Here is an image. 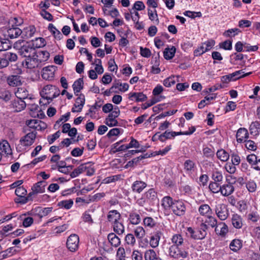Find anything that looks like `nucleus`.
<instances>
[{
    "label": "nucleus",
    "mask_w": 260,
    "mask_h": 260,
    "mask_svg": "<svg viewBox=\"0 0 260 260\" xmlns=\"http://www.w3.org/2000/svg\"><path fill=\"white\" fill-rule=\"evenodd\" d=\"M55 89V86L47 85L44 87L41 92V95L44 100H46L45 96H52V93Z\"/></svg>",
    "instance_id": "27"
},
{
    "label": "nucleus",
    "mask_w": 260,
    "mask_h": 260,
    "mask_svg": "<svg viewBox=\"0 0 260 260\" xmlns=\"http://www.w3.org/2000/svg\"><path fill=\"white\" fill-rule=\"evenodd\" d=\"M172 211L177 216H182L185 214L186 207L182 200H175V203L173 205Z\"/></svg>",
    "instance_id": "4"
},
{
    "label": "nucleus",
    "mask_w": 260,
    "mask_h": 260,
    "mask_svg": "<svg viewBox=\"0 0 260 260\" xmlns=\"http://www.w3.org/2000/svg\"><path fill=\"white\" fill-rule=\"evenodd\" d=\"M36 134L37 133L36 132L28 133L20 139V142L24 146H30L34 142Z\"/></svg>",
    "instance_id": "14"
},
{
    "label": "nucleus",
    "mask_w": 260,
    "mask_h": 260,
    "mask_svg": "<svg viewBox=\"0 0 260 260\" xmlns=\"http://www.w3.org/2000/svg\"><path fill=\"white\" fill-rule=\"evenodd\" d=\"M85 165H86V168L85 171L86 172V175L89 176L93 175L95 172L94 169L92 167L93 164L91 162H88L85 163Z\"/></svg>",
    "instance_id": "59"
},
{
    "label": "nucleus",
    "mask_w": 260,
    "mask_h": 260,
    "mask_svg": "<svg viewBox=\"0 0 260 260\" xmlns=\"http://www.w3.org/2000/svg\"><path fill=\"white\" fill-rule=\"evenodd\" d=\"M134 233L138 239H141L145 236V231L143 227L139 226L135 229Z\"/></svg>",
    "instance_id": "53"
},
{
    "label": "nucleus",
    "mask_w": 260,
    "mask_h": 260,
    "mask_svg": "<svg viewBox=\"0 0 260 260\" xmlns=\"http://www.w3.org/2000/svg\"><path fill=\"white\" fill-rule=\"evenodd\" d=\"M209 188L212 192L217 193L220 191L221 186L219 185V183L211 182L209 184Z\"/></svg>",
    "instance_id": "52"
},
{
    "label": "nucleus",
    "mask_w": 260,
    "mask_h": 260,
    "mask_svg": "<svg viewBox=\"0 0 260 260\" xmlns=\"http://www.w3.org/2000/svg\"><path fill=\"white\" fill-rule=\"evenodd\" d=\"M15 94L16 98H19L22 100L26 99H32L28 93V91L25 87H18L16 91L15 92Z\"/></svg>",
    "instance_id": "18"
},
{
    "label": "nucleus",
    "mask_w": 260,
    "mask_h": 260,
    "mask_svg": "<svg viewBox=\"0 0 260 260\" xmlns=\"http://www.w3.org/2000/svg\"><path fill=\"white\" fill-rule=\"evenodd\" d=\"M47 182L45 180L40 181L34 184L31 187L32 193H43L45 190V186Z\"/></svg>",
    "instance_id": "21"
},
{
    "label": "nucleus",
    "mask_w": 260,
    "mask_h": 260,
    "mask_svg": "<svg viewBox=\"0 0 260 260\" xmlns=\"http://www.w3.org/2000/svg\"><path fill=\"white\" fill-rule=\"evenodd\" d=\"M12 27L9 28L5 33V37H8L11 39H14L18 38L22 32L21 29L17 27H14L12 24Z\"/></svg>",
    "instance_id": "13"
},
{
    "label": "nucleus",
    "mask_w": 260,
    "mask_h": 260,
    "mask_svg": "<svg viewBox=\"0 0 260 260\" xmlns=\"http://www.w3.org/2000/svg\"><path fill=\"white\" fill-rule=\"evenodd\" d=\"M233 185L229 182L228 184H224L221 186L220 192L224 197L231 195L234 191Z\"/></svg>",
    "instance_id": "24"
},
{
    "label": "nucleus",
    "mask_w": 260,
    "mask_h": 260,
    "mask_svg": "<svg viewBox=\"0 0 260 260\" xmlns=\"http://www.w3.org/2000/svg\"><path fill=\"white\" fill-rule=\"evenodd\" d=\"M128 219L130 222L133 224H138L141 222L140 215L134 212L129 213Z\"/></svg>",
    "instance_id": "42"
},
{
    "label": "nucleus",
    "mask_w": 260,
    "mask_h": 260,
    "mask_svg": "<svg viewBox=\"0 0 260 260\" xmlns=\"http://www.w3.org/2000/svg\"><path fill=\"white\" fill-rule=\"evenodd\" d=\"M208 226L205 223H201L198 229L194 230L191 227L187 228V233L189 236L194 240H202L204 239L207 235V230Z\"/></svg>",
    "instance_id": "2"
},
{
    "label": "nucleus",
    "mask_w": 260,
    "mask_h": 260,
    "mask_svg": "<svg viewBox=\"0 0 260 260\" xmlns=\"http://www.w3.org/2000/svg\"><path fill=\"white\" fill-rule=\"evenodd\" d=\"M37 56L31 55L29 57L25 58L24 61L22 62V64L24 67L27 69H33L35 68H41L42 64L40 63Z\"/></svg>",
    "instance_id": "6"
},
{
    "label": "nucleus",
    "mask_w": 260,
    "mask_h": 260,
    "mask_svg": "<svg viewBox=\"0 0 260 260\" xmlns=\"http://www.w3.org/2000/svg\"><path fill=\"white\" fill-rule=\"evenodd\" d=\"M211 177L214 181L213 182L217 183L221 182L223 179V176L221 172L218 171H213Z\"/></svg>",
    "instance_id": "49"
},
{
    "label": "nucleus",
    "mask_w": 260,
    "mask_h": 260,
    "mask_svg": "<svg viewBox=\"0 0 260 260\" xmlns=\"http://www.w3.org/2000/svg\"><path fill=\"white\" fill-rule=\"evenodd\" d=\"M220 47L225 50H230L232 49V41L226 40L220 44Z\"/></svg>",
    "instance_id": "62"
},
{
    "label": "nucleus",
    "mask_w": 260,
    "mask_h": 260,
    "mask_svg": "<svg viewBox=\"0 0 260 260\" xmlns=\"http://www.w3.org/2000/svg\"><path fill=\"white\" fill-rule=\"evenodd\" d=\"M90 211V210L85 211L83 213L81 217L84 222H87L89 224H92L93 223V220L89 213Z\"/></svg>",
    "instance_id": "50"
},
{
    "label": "nucleus",
    "mask_w": 260,
    "mask_h": 260,
    "mask_svg": "<svg viewBox=\"0 0 260 260\" xmlns=\"http://www.w3.org/2000/svg\"><path fill=\"white\" fill-rule=\"evenodd\" d=\"M121 217L120 213L116 210L109 211L107 215V220L111 224L120 220Z\"/></svg>",
    "instance_id": "17"
},
{
    "label": "nucleus",
    "mask_w": 260,
    "mask_h": 260,
    "mask_svg": "<svg viewBox=\"0 0 260 260\" xmlns=\"http://www.w3.org/2000/svg\"><path fill=\"white\" fill-rule=\"evenodd\" d=\"M14 48L18 50V53L26 58L35 54V48L31 45L25 42L23 40H20L14 44Z\"/></svg>",
    "instance_id": "1"
},
{
    "label": "nucleus",
    "mask_w": 260,
    "mask_h": 260,
    "mask_svg": "<svg viewBox=\"0 0 260 260\" xmlns=\"http://www.w3.org/2000/svg\"><path fill=\"white\" fill-rule=\"evenodd\" d=\"M144 198L149 206H154V204L158 200L157 192L153 188H150L143 194Z\"/></svg>",
    "instance_id": "7"
},
{
    "label": "nucleus",
    "mask_w": 260,
    "mask_h": 260,
    "mask_svg": "<svg viewBox=\"0 0 260 260\" xmlns=\"http://www.w3.org/2000/svg\"><path fill=\"white\" fill-rule=\"evenodd\" d=\"M40 14L44 19L48 21H52L53 19L52 15L45 9H42L40 12Z\"/></svg>",
    "instance_id": "61"
},
{
    "label": "nucleus",
    "mask_w": 260,
    "mask_h": 260,
    "mask_svg": "<svg viewBox=\"0 0 260 260\" xmlns=\"http://www.w3.org/2000/svg\"><path fill=\"white\" fill-rule=\"evenodd\" d=\"M162 235V232L157 230L153 232L150 238V245L151 247L154 248L159 245V240L161 236Z\"/></svg>",
    "instance_id": "15"
},
{
    "label": "nucleus",
    "mask_w": 260,
    "mask_h": 260,
    "mask_svg": "<svg viewBox=\"0 0 260 260\" xmlns=\"http://www.w3.org/2000/svg\"><path fill=\"white\" fill-rule=\"evenodd\" d=\"M246 187L250 192H254L256 189V184L253 180H250L246 183Z\"/></svg>",
    "instance_id": "57"
},
{
    "label": "nucleus",
    "mask_w": 260,
    "mask_h": 260,
    "mask_svg": "<svg viewBox=\"0 0 260 260\" xmlns=\"http://www.w3.org/2000/svg\"><path fill=\"white\" fill-rule=\"evenodd\" d=\"M60 133L58 131L52 135H49L47 137V140L49 144H52L60 136Z\"/></svg>",
    "instance_id": "64"
},
{
    "label": "nucleus",
    "mask_w": 260,
    "mask_h": 260,
    "mask_svg": "<svg viewBox=\"0 0 260 260\" xmlns=\"http://www.w3.org/2000/svg\"><path fill=\"white\" fill-rule=\"evenodd\" d=\"M184 169L187 174H191L196 168L195 162L190 159H187L184 162Z\"/></svg>",
    "instance_id": "31"
},
{
    "label": "nucleus",
    "mask_w": 260,
    "mask_h": 260,
    "mask_svg": "<svg viewBox=\"0 0 260 260\" xmlns=\"http://www.w3.org/2000/svg\"><path fill=\"white\" fill-rule=\"evenodd\" d=\"M175 77V76H172L165 79L163 82L164 86L169 87L174 85L176 83Z\"/></svg>",
    "instance_id": "55"
},
{
    "label": "nucleus",
    "mask_w": 260,
    "mask_h": 260,
    "mask_svg": "<svg viewBox=\"0 0 260 260\" xmlns=\"http://www.w3.org/2000/svg\"><path fill=\"white\" fill-rule=\"evenodd\" d=\"M73 201L72 199L63 200L58 203L57 205L61 208L70 209L73 206Z\"/></svg>",
    "instance_id": "43"
},
{
    "label": "nucleus",
    "mask_w": 260,
    "mask_h": 260,
    "mask_svg": "<svg viewBox=\"0 0 260 260\" xmlns=\"http://www.w3.org/2000/svg\"><path fill=\"white\" fill-rule=\"evenodd\" d=\"M147 184L141 180H136L132 184L131 188L133 192L140 193L146 187Z\"/></svg>",
    "instance_id": "16"
},
{
    "label": "nucleus",
    "mask_w": 260,
    "mask_h": 260,
    "mask_svg": "<svg viewBox=\"0 0 260 260\" xmlns=\"http://www.w3.org/2000/svg\"><path fill=\"white\" fill-rule=\"evenodd\" d=\"M135 98L137 102H144L147 99V96L142 92H131L129 94V99L133 100V98Z\"/></svg>",
    "instance_id": "32"
},
{
    "label": "nucleus",
    "mask_w": 260,
    "mask_h": 260,
    "mask_svg": "<svg viewBox=\"0 0 260 260\" xmlns=\"http://www.w3.org/2000/svg\"><path fill=\"white\" fill-rule=\"evenodd\" d=\"M85 99L83 94L81 93L76 99L75 104L72 109V112L73 113L80 112L85 104Z\"/></svg>",
    "instance_id": "11"
},
{
    "label": "nucleus",
    "mask_w": 260,
    "mask_h": 260,
    "mask_svg": "<svg viewBox=\"0 0 260 260\" xmlns=\"http://www.w3.org/2000/svg\"><path fill=\"white\" fill-rule=\"evenodd\" d=\"M55 67L49 66L43 68L42 70V77L45 80H51L54 77Z\"/></svg>",
    "instance_id": "12"
},
{
    "label": "nucleus",
    "mask_w": 260,
    "mask_h": 260,
    "mask_svg": "<svg viewBox=\"0 0 260 260\" xmlns=\"http://www.w3.org/2000/svg\"><path fill=\"white\" fill-rule=\"evenodd\" d=\"M13 94L11 92L7 90H4L0 92V99L6 102L11 100Z\"/></svg>",
    "instance_id": "45"
},
{
    "label": "nucleus",
    "mask_w": 260,
    "mask_h": 260,
    "mask_svg": "<svg viewBox=\"0 0 260 260\" xmlns=\"http://www.w3.org/2000/svg\"><path fill=\"white\" fill-rule=\"evenodd\" d=\"M176 52V48L172 46V48H167L164 51V58L167 60L172 59L175 55Z\"/></svg>",
    "instance_id": "40"
},
{
    "label": "nucleus",
    "mask_w": 260,
    "mask_h": 260,
    "mask_svg": "<svg viewBox=\"0 0 260 260\" xmlns=\"http://www.w3.org/2000/svg\"><path fill=\"white\" fill-rule=\"evenodd\" d=\"M258 158L257 156H256L254 154L248 155L246 157L247 161L249 162L250 165H251L252 167H253V166L255 165V162H256V160Z\"/></svg>",
    "instance_id": "63"
},
{
    "label": "nucleus",
    "mask_w": 260,
    "mask_h": 260,
    "mask_svg": "<svg viewBox=\"0 0 260 260\" xmlns=\"http://www.w3.org/2000/svg\"><path fill=\"white\" fill-rule=\"evenodd\" d=\"M39 120H40L38 119H31L29 120H27L26 124L29 128L37 129V127L39 126V125L38 124L40 122Z\"/></svg>",
    "instance_id": "60"
},
{
    "label": "nucleus",
    "mask_w": 260,
    "mask_h": 260,
    "mask_svg": "<svg viewBox=\"0 0 260 260\" xmlns=\"http://www.w3.org/2000/svg\"><path fill=\"white\" fill-rule=\"evenodd\" d=\"M216 155L218 158L222 161H227L230 157L229 153L223 149L218 150L216 153Z\"/></svg>",
    "instance_id": "44"
},
{
    "label": "nucleus",
    "mask_w": 260,
    "mask_h": 260,
    "mask_svg": "<svg viewBox=\"0 0 260 260\" xmlns=\"http://www.w3.org/2000/svg\"><path fill=\"white\" fill-rule=\"evenodd\" d=\"M241 30L237 28L229 29L223 32V36L225 37L232 38L240 32Z\"/></svg>",
    "instance_id": "48"
},
{
    "label": "nucleus",
    "mask_w": 260,
    "mask_h": 260,
    "mask_svg": "<svg viewBox=\"0 0 260 260\" xmlns=\"http://www.w3.org/2000/svg\"><path fill=\"white\" fill-rule=\"evenodd\" d=\"M148 15L149 16V18L151 20L153 21L156 19V21L158 24L159 23V20L158 18V15L157 14V11L156 10H154L153 11L150 9H148Z\"/></svg>",
    "instance_id": "58"
},
{
    "label": "nucleus",
    "mask_w": 260,
    "mask_h": 260,
    "mask_svg": "<svg viewBox=\"0 0 260 260\" xmlns=\"http://www.w3.org/2000/svg\"><path fill=\"white\" fill-rule=\"evenodd\" d=\"M21 34V38L24 39H27L33 36L36 32V28L33 25L29 26L23 29Z\"/></svg>",
    "instance_id": "26"
},
{
    "label": "nucleus",
    "mask_w": 260,
    "mask_h": 260,
    "mask_svg": "<svg viewBox=\"0 0 260 260\" xmlns=\"http://www.w3.org/2000/svg\"><path fill=\"white\" fill-rule=\"evenodd\" d=\"M174 203H175V200L170 196H166L161 200V206L165 210H172Z\"/></svg>",
    "instance_id": "25"
},
{
    "label": "nucleus",
    "mask_w": 260,
    "mask_h": 260,
    "mask_svg": "<svg viewBox=\"0 0 260 260\" xmlns=\"http://www.w3.org/2000/svg\"><path fill=\"white\" fill-rule=\"evenodd\" d=\"M207 218L204 222L205 224L207 223L209 225H210L212 228H214L217 225V221L216 218L213 217L211 215L207 216Z\"/></svg>",
    "instance_id": "51"
},
{
    "label": "nucleus",
    "mask_w": 260,
    "mask_h": 260,
    "mask_svg": "<svg viewBox=\"0 0 260 260\" xmlns=\"http://www.w3.org/2000/svg\"><path fill=\"white\" fill-rule=\"evenodd\" d=\"M34 56H37V59H38L40 63L43 65V63L47 61L50 56L49 53L47 51H35Z\"/></svg>",
    "instance_id": "22"
},
{
    "label": "nucleus",
    "mask_w": 260,
    "mask_h": 260,
    "mask_svg": "<svg viewBox=\"0 0 260 260\" xmlns=\"http://www.w3.org/2000/svg\"><path fill=\"white\" fill-rule=\"evenodd\" d=\"M244 142L245 143V146L247 149L252 151H255L256 150L257 146L254 141L252 140H245Z\"/></svg>",
    "instance_id": "56"
},
{
    "label": "nucleus",
    "mask_w": 260,
    "mask_h": 260,
    "mask_svg": "<svg viewBox=\"0 0 260 260\" xmlns=\"http://www.w3.org/2000/svg\"><path fill=\"white\" fill-rule=\"evenodd\" d=\"M215 213L221 220H225L229 216V210L226 206L223 204L216 206Z\"/></svg>",
    "instance_id": "9"
},
{
    "label": "nucleus",
    "mask_w": 260,
    "mask_h": 260,
    "mask_svg": "<svg viewBox=\"0 0 260 260\" xmlns=\"http://www.w3.org/2000/svg\"><path fill=\"white\" fill-rule=\"evenodd\" d=\"M169 255L174 258H185L187 256V253L181 250L176 246H171L169 248Z\"/></svg>",
    "instance_id": "8"
},
{
    "label": "nucleus",
    "mask_w": 260,
    "mask_h": 260,
    "mask_svg": "<svg viewBox=\"0 0 260 260\" xmlns=\"http://www.w3.org/2000/svg\"><path fill=\"white\" fill-rule=\"evenodd\" d=\"M242 247V243L241 240L239 239H234L230 244V249L234 252H237Z\"/></svg>",
    "instance_id": "39"
},
{
    "label": "nucleus",
    "mask_w": 260,
    "mask_h": 260,
    "mask_svg": "<svg viewBox=\"0 0 260 260\" xmlns=\"http://www.w3.org/2000/svg\"><path fill=\"white\" fill-rule=\"evenodd\" d=\"M83 78H79L76 80L73 84V88L74 93L76 95H78L77 93L79 92L83 88Z\"/></svg>",
    "instance_id": "33"
},
{
    "label": "nucleus",
    "mask_w": 260,
    "mask_h": 260,
    "mask_svg": "<svg viewBox=\"0 0 260 260\" xmlns=\"http://www.w3.org/2000/svg\"><path fill=\"white\" fill-rule=\"evenodd\" d=\"M12 149L7 141H3L2 143H0V154L1 157L2 155L7 156L9 155L12 154Z\"/></svg>",
    "instance_id": "20"
},
{
    "label": "nucleus",
    "mask_w": 260,
    "mask_h": 260,
    "mask_svg": "<svg viewBox=\"0 0 260 260\" xmlns=\"http://www.w3.org/2000/svg\"><path fill=\"white\" fill-rule=\"evenodd\" d=\"M108 239L112 246L117 247L120 245V238L114 233H111L108 235Z\"/></svg>",
    "instance_id": "30"
},
{
    "label": "nucleus",
    "mask_w": 260,
    "mask_h": 260,
    "mask_svg": "<svg viewBox=\"0 0 260 260\" xmlns=\"http://www.w3.org/2000/svg\"><path fill=\"white\" fill-rule=\"evenodd\" d=\"M145 260H161L159 255L153 249H149L145 251L144 254Z\"/></svg>",
    "instance_id": "29"
},
{
    "label": "nucleus",
    "mask_w": 260,
    "mask_h": 260,
    "mask_svg": "<svg viewBox=\"0 0 260 260\" xmlns=\"http://www.w3.org/2000/svg\"><path fill=\"white\" fill-rule=\"evenodd\" d=\"M86 165L84 164L80 165L77 168L74 170V171L71 173L70 176L71 178H74L86 171Z\"/></svg>",
    "instance_id": "38"
},
{
    "label": "nucleus",
    "mask_w": 260,
    "mask_h": 260,
    "mask_svg": "<svg viewBox=\"0 0 260 260\" xmlns=\"http://www.w3.org/2000/svg\"><path fill=\"white\" fill-rule=\"evenodd\" d=\"M124 240L127 244L131 246H134L136 243L135 236L132 234H127L125 237Z\"/></svg>",
    "instance_id": "54"
},
{
    "label": "nucleus",
    "mask_w": 260,
    "mask_h": 260,
    "mask_svg": "<svg viewBox=\"0 0 260 260\" xmlns=\"http://www.w3.org/2000/svg\"><path fill=\"white\" fill-rule=\"evenodd\" d=\"M3 55L6 59V61H8L9 64L10 62H14L16 61L18 58L16 54L10 52H5L3 54Z\"/></svg>",
    "instance_id": "46"
},
{
    "label": "nucleus",
    "mask_w": 260,
    "mask_h": 260,
    "mask_svg": "<svg viewBox=\"0 0 260 260\" xmlns=\"http://www.w3.org/2000/svg\"><path fill=\"white\" fill-rule=\"evenodd\" d=\"M52 207L44 208L43 209L38 208L36 211H38L37 214L38 215L39 217L40 218H42L43 217L48 215L52 211Z\"/></svg>",
    "instance_id": "47"
},
{
    "label": "nucleus",
    "mask_w": 260,
    "mask_h": 260,
    "mask_svg": "<svg viewBox=\"0 0 260 260\" xmlns=\"http://www.w3.org/2000/svg\"><path fill=\"white\" fill-rule=\"evenodd\" d=\"M16 250L14 247H12L8 248L6 250L2 251L0 253V259H3L8 257L12 256L16 252Z\"/></svg>",
    "instance_id": "36"
},
{
    "label": "nucleus",
    "mask_w": 260,
    "mask_h": 260,
    "mask_svg": "<svg viewBox=\"0 0 260 260\" xmlns=\"http://www.w3.org/2000/svg\"><path fill=\"white\" fill-rule=\"evenodd\" d=\"M232 222L233 226L236 229H240L243 225L242 218L237 214L233 215Z\"/></svg>",
    "instance_id": "37"
},
{
    "label": "nucleus",
    "mask_w": 260,
    "mask_h": 260,
    "mask_svg": "<svg viewBox=\"0 0 260 260\" xmlns=\"http://www.w3.org/2000/svg\"><path fill=\"white\" fill-rule=\"evenodd\" d=\"M8 84L12 87H16L22 84L21 77L18 75H11L7 79Z\"/></svg>",
    "instance_id": "19"
},
{
    "label": "nucleus",
    "mask_w": 260,
    "mask_h": 260,
    "mask_svg": "<svg viewBox=\"0 0 260 260\" xmlns=\"http://www.w3.org/2000/svg\"><path fill=\"white\" fill-rule=\"evenodd\" d=\"M26 103L19 98H15L11 101L10 108L13 109L14 112H20L23 110L26 107Z\"/></svg>",
    "instance_id": "10"
},
{
    "label": "nucleus",
    "mask_w": 260,
    "mask_h": 260,
    "mask_svg": "<svg viewBox=\"0 0 260 260\" xmlns=\"http://www.w3.org/2000/svg\"><path fill=\"white\" fill-rule=\"evenodd\" d=\"M171 240L173 243L172 246H176L177 247L182 245L184 241L182 235L179 234L173 235Z\"/></svg>",
    "instance_id": "41"
},
{
    "label": "nucleus",
    "mask_w": 260,
    "mask_h": 260,
    "mask_svg": "<svg viewBox=\"0 0 260 260\" xmlns=\"http://www.w3.org/2000/svg\"><path fill=\"white\" fill-rule=\"evenodd\" d=\"M79 238L76 234L71 235L68 238L66 245L68 249L71 252L76 251L79 246Z\"/></svg>",
    "instance_id": "3"
},
{
    "label": "nucleus",
    "mask_w": 260,
    "mask_h": 260,
    "mask_svg": "<svg viewBox=\"0 0 260 260\" xmlns=\"http://www.w3.org/2000/svg\"><path fill=\"white\" fill-rule=\"evenodd\" d=\"M249 131L251 135L254 136L258 135L260 132V123L258 121L252 122L249 126Z\"/></svg>",
    "instance_id": "34"
},
{
    "label": "nucleus",
    "mask_w": 260,
    "mask_h": 260,
    "mask_svg": "<svg viewBox=\"0 0 260 260\" xmlns=\"http://www.w3.org/2000/svg\"><path fill=\"white\" fill-rule=\"evenodd\" d=\"M198 211L201 215L206 217L212 214L210 207L206 204L201 205L199 207Z\"/></svg>",
    "instance_id": "28"
},
{
    "label": "nucleus",
    "mask_w": 260,
    "mask_h": 260,
    "mask_svg": "<svg viewBox=\"0 0 260 260\" xmlns=\"http://www.w3.org/2000/svg\"><path fill=\"white\" fill-rule=\"evenodd\" d=\"M112 225L114 232L117 234L120 235L124 233V226L119 220L112 224Z\"/></svg>",
    "instance_id": "35"
},
{
    "label": "nucleus",
    "mask_w": 260,
    "mask_h": 260,
    "mask_svg": "<svg viewBox=\"0 0 260 260\" xmlns=\"http://www.w3.org/2000/svg\"><path fill=\"white\" fill-rule=\"evenodd\" d=\"M249 137V134L247 130L245 128H240L236 134L237 141L238 143L244 142Z\"/></svg>",
    "instance_id": "23"
},
{
    "label": "nucleus",
    "mask_w": 260,
    "mask_h": 260,
    "mask_svg": "<svg viewBox=\"0 0 260 260\" xmlns=\"http://www.w3.org/2000/svg\"><path fill=\"white\" fill-rule=\"evenodd\" d=\"M15 192L18 197L15 200L16 203L24 204L29 201V197H25L27 193L26 189L23 186L16 188Z\"/></svg>",
    "instance_id": "5"
}]
</instances>
